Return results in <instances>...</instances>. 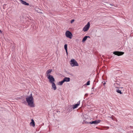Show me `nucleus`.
<instances>
[{"label":"nucleus","mask_w":133,"mask_h":133,"mask_svg":"<svg viewBox=\"0 0 133 133\" xmlns=\"http://www.w3.org/2000/svg\"><path fill=\"white\" fill-rule=\"evenodd\" d=\"M70 78L66 77L63 79V80L64 82H68L70 81Z\"/></svg>","instance_id":"12"},{"label":"nucleus","mask_w":133,"mask_h":133,"mask_svg":"<svg viewBox=\"0 0 133 133\" xmlns=\"http://www.w3.org/2000/svg\"><path fill=\"white\" fill-rule=\"evenodd\" d=\"M65 51H66V54H67V55H68V52L67 50H65Z\"/></svg>","instance_id":"23"},{"label":"nucleus","mask_w":133,"mask_h":133,"mask_svg":"<svg viewBox=\"0 0 133 133\" xmlns=\"http://www.w3.org/2000/svg\"><path fill=\"white\" fill-rule=\"evenodd\" d=\"M52 71V70L51 69H49L47 71L46 74L47 75L46 76L47 77H49V76L51 75L50 74Z\"/></svg>","instance_id":"8"},{"label":"nucleus","mask_w":133,"mask_h":133,"mask_svg":"<svg viewBox=\"0 0 133 133\" xmlns=\"http://www.w3.org/2000/svg\"><path fill=\"white\" fill-rule=\"evenodd\" d=\"M113 53L115 55L119 56L123 55L124 54V52H122L116 51L114 52Z\"/></svg>","instance_id":"6"},{"label":"nucleus","mask_w":133,"mask_h":133,"mask_svg":"<svg viewBox=\"0 0 133 133\" xmlns=\"http://www.w3.org/2000/svg\"><path fill=\"white\" fill-rule=\"evenodd\" d=\"M90 24L89 22H88L86 25L83 28V30L84 32L87 31L90 27Z\"/></svg>","instance_id":"5"},{"label":"nucleus","mask_w":133,"mask_h":133,"mask_svg":"<svg viewBox=\"0 0 133 133\" xmlns=\"http://www.w3.org/2000/svg\"><path fill=\"white\" fill-rule=\"evenodd\" d=\"M65 35L66 37L68 38L71 39L72 36V33L69 31H67L65 32Z\"/></svg>","instance_id":"3"},{"label":"nucleus","mask_w":133,"mask_h":133,"mask_svg":"<svg viewBox=\"0 0 133 133\" xmlns=\"http://www.w3.org/2000/svg\"><path fill=\"white\" fill-rule=\"evenodd\" d=\"M75 20L74 19H72L71 21V23H72Z\"/></svg>","instance_id":"22"},{"label":"nucleus","mask_w":133,"mask_h":133,"mask_svg":"<svg viewBox=\"0 0 133 133\" xmlns=\"http://www.w3.org/2000/svg\"><path fill=\"white\" fill-rule=\"evenodd\" d=\"M0 33H2V31L0 29Z\"/></svg>","instance_id":"25"},{"label":"nucleus","mask_w":133,"mask_h":133,"mask_svg":"<svg viewBox=\"0 0 133 133\" xmlns=\"http://www.w3.org/2000/svg\"><path fill=\"white\" fill-rule=\"evenodd\" d=\"M31 122L30 123V125L31 126H32L33 127H34L35 126V123L34 121V120L32 119L31 120Z\"/></svg>","instance_id":"14"},{"label":"nucleus","mask_w":133,"mask_h":133,"mask_svg":"<svg viewBox=\"0 0 133 133\" xmlns=\"http://www.w3.org/2000/svg\"><path fill=\"white\" fill-rule=\"evenodd\" d=\"M47 78L49 79V82L50 83H54L55 81V79L52 75L49 76V77H48Z\"/></svg>","instance_id":"4"},{"label":"nucleus","mask_w":133,"mask_h":133,"mask_svg":"<svg viewBox=\"0 0 133 133\" xmlns=\"http://www.w3.org/2000/svg\"><path fill=\"white\" fill-rule=\"evenodd\" d=\"M90 122H88L87 121H85L84 122H84H83V124H84V123H85V124H89L90 123Z\"/></svg>","instance_id":"19"},{"label":"nucleus","mask_w":133,"mask_h":133,"mask_svg":"<svg viewBox=\"0 0 133 133\" xmlns=\"http://www.w3.org/2000/svg\"><path fill=\"white\" fill-rule=\"evenodd\" d=\"M94 88L93 87V88H92V89H94Z\"/></svg>","instance_id":"26"},{"label":"nucleus","mask_w":133,"mask_h":133,"mask_svg":"<svg viewBox=\"0 0 133 133\" xmlns=\"http://www.w3.org/2000/svg\"><path fill=\"white\" fill-rule=\"evenodd\" d=\"M114 85L117 88H119L120 87L119 86V85L117 83H116L114 84Z\"/></svg>","instance_id":"17"},{"label":"nucleus","mask_w":133,"mask_h":133,"mask_svg":"<svg viewBox=\"0 0 133 133\" xmlns=\"http://www.w3.org/2000/svg\"><path fill=\"white\" fill-rule=\"evenodd\" d=\"M116 91L117 93H119L120 94H122V93L121 92V91L118 89Z\"/></svg>","instance_id":"16"},{"label":"nucleus","mask_w":133,"mask_h":133,"mask_svg":"<svg viewBox=\"0 0 133 133\" xmlns=\"http://www.w3.org/2000/svg\"><path fill=\"white\" fill-rule=\"evenodd\" d=\"M80 104V102L79 101V102H78V103L77 104H75L74 105H73V109H75V108H77V107Z\"/></svg>","instance_id":"13"},{"label":"nucleus","mask_w":133,"mask_h":133,"mask_svg":"<svg viewBox=\"0 0 133 133\" xmlns=\"http://www.w3.org/2000/svg\"><path fill=\"white\" fill-rule=\"evenodd\" d=\"M70 64L72 66H78V63L74 59H71V60Z\"/></svg>","instance_id":"2"},{"label":"nucleus","mask_w":133,"mask_h":133,"mask_svg":"<svg viewBox=\"0 0 133 133\" xmlns=\"http://www.w3.org/2000/svg\"><path fill=\"white\" fill-rule=\"evenodd\" d=\"M26 99L29 105L31 107H35V104L34 103V99L32 96V94H31L29 96L27 97L26 98Z\"/></svg>","instance_id":"1"},{"label":"nucleus","mask_w":133,"mask_h":133,"mask_svg":"<svg viewBox=\"0 0 133 133\" xmlns=\"http://www.w3.org/2000/svg\"><path fill=\"white\" fill-rule=\"evenodd\" d=\"M20 1L22 4H23L27 5H29V3L26 2L23 0H20Z\"/></svg>","instance_id":"10"},{"label":"nucleus","mask_w":133,"mask_h":133,"mask_svg":"<svg viewBox=\"0 0 133 133\" xmlns=\"http://www.w3.org/2000/svg\"><path fill=\"white\" fill-rule=\"evenodd\" d=\"M52 84V89H53L54 90H55L57 89V87L55 83H51Z\"/></svg>","instance_id":"9"},{"label":"nucleus","mask_w":133,"mask_h":133,"mask_svg":"<svg viewBox=\"0 0 133 133\" xmlns=\"http://www.w3.org/2000/svg\"><path fill=\"white\" fill-rule=\"evenodd\" d=\"M64 82V81H63V80L62 81H60V82H59L58 83V84L59 85H62L63 84V83Z\"/></svg>","instance_id":"15"},{"label":"nucleus","mask_w":133,"mask_h":133,"mask_svg":"<svg viewBox=\"0 0 133 133\" xmlns=\"http://www.w3.org/2000/svg\"><path fill=\"white\" fill-rule=\"evenodd\" d=\"M113 117H115L114 116H112L111 117H109L110 118H111L113 120H114V118H113Z\"/></svg>","instance_id":"21"},{"label":"nucleus","mask_w":133,"mask_h":133,"mask_svg":"<svg viewBox=\"0 0 133 133\" xmlns=\"http://www.w3.org/2000/svg\"><path fill=\"white\" fill-rule=\"evenodd\" d=\"M90 37L89 36H85L83 39L82 42H84L86 41L88 38H90Z\"/></svg>","instance_id":"11"},{"label":"nucleus","mask_w":133,"mask_h":133,"mask_svg":"<svg viewBox=\"0 0 133 133\" xmlns=\"http://www.w3.org/2000/svg\"><path fill=\"white\" fill-rule=\"evenodd\" d=\"M64 48L65 50H67V44H65L64 45Z\"/></svg>","instance_id":"18"},{"label":"nucleus","mask_w":133,"mask_h":133,"mask_svg":"<svg viewBox=\"0 0 133 133\" xmlns=\"http://www.w3.org/2000/svg\"><path fill=\"white\" fill-rule=\"evenodd\" d=\"M105 82L103 84V85H105Z\"/></svg>","instance_id":"24"},{"label":"nucleus","mask_w":133,"mask_h":133,"mask_svg":"<svg viewBox=\"0 0 133 133\" xmlns=\"http://www.w3.org/2000/svg\"><path fill=\"white\" fill-rule=\"evenodd\" d=\"M90 81H88L86 83V85H89L90 84Z\"/></svg>","instance_id":"20"},{"label":"nucleus","mask_w":133,"mask_h":133,"mask_svg":"<svg viewBox=\"0 0 133 133\" xmlns=\"http://www.w3.org/2000/svg\"><path fill=\"white\" fill-rule=\"evenodd\" d=\"M101 120H96L94 121H92L90 122V124H97L98 123H100Z\"/></svg>","instance_id":"7"}]
</instances>
